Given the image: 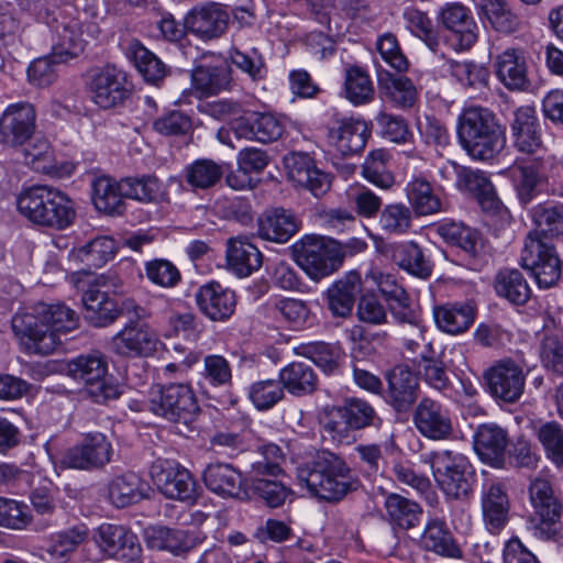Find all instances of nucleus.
<instances>
[{
  "label": "nucleus",
  "instance_id": "nucleus-1",
  "mask_svg": "<svg viewBox=\"0 0 563 563\" xmlns=\"http://www.w3.org/2000/svg\"><path fill=\"white\" fill-rule=\"evenodd\" d=\"M78 314L64 302H37L12 318V331L26 354L48 355L60 345V335L78 327Z\"/></svg>",
  "mask_w": 563,
  "mask_h": 563
},
{
  "label": "nucleus",
  "instance_id": "nucleus-2",
  "mask_svg": "<svg viewBox=\"0 0 563 563\" xmlns=\"http://www.w3.org/2000/svg\"><path fill=\"white\" fill-rule=\"evenodd\" d=\"M297 478L311 494L327 501H339L358 486L344 459L328 450L317 452L311 461L299 465Z\"/></svg>",
  "mask_w": 563,
  "mask_h": 563
},
{
  "label": "nucleus",
  "instance_id": "nucleus-3",
  "mask_svg": "<svg viewBox=\"0 0 563 563\" xmlns=\"http://www.w3.org/2000/svg\"><path fill=\"white\" fill-rule=\"evenodd\" d=\"M456 135L461 147L474 159L487 161L504 147L505 131L496 114L484 107L465 108L457 118Z\"/></svg>",
  "mask_w": 563,
  "mask_h": 563
},
{
  "label": "nucleus",
  "instance_id": "nucleus-4",
  "mask_svg": "<svg viewBox=\"0 0 563 563\" xmlns=\"http://www.w3.org/2000/svg\"><path fill=\"white\" fill-rule=\"evenodd\" d=\"M19 212L34 224L64 230L71 225L76 211L71 199L58 189L33 186L16 197Z\"/></svg>",
  "mask_w": 563,
  "mask_h": 563
},
{
  "label": "nucleus",
  "instance_id": "nucleus-5",
  "mask_svg": "<svg viewBox=\"0 0 563 563\" xmlns=\"http://www.w3.org/2000/svg\"><path fill=\"white\" fill-rule=\"evenodd\" d=\"M52 31L53 57L59 63H67L78 57L89 40L99 34L98 24L86 12L66 7L46 20Z\"/></svg>",
  "mask_w": 563,
  "mask_h": 563
},
{
  "label": "nucleus",
  "instance_id": "nucleus-6",
  "mask_svg": "<svg viewBox=\"0 0 563 563\" xmlns=\"http://www.w3.org/2000/svg\"><path fill=\"white\" fill-rule=\"evenodd\" d=\"M434 481L448 499L463 500L473 494L476 473L468 459L455 451L435 450L426 455Z\"/></svg>",
  "mask_w": 563,
  "mask_h": 563
},
{
  "label": "nucleus",
  "instance_id": "nucleus-7",
  "mask_svg": "<svg viewBox=\"0 0 563 563\" xmlns=\"http://www.w3.org/2000/svg\"><path fill=\"white\" fill-rule=\"evenodd\" d=\"M63 371L84 383V394L96 404L119 398L120 386L108 375V364L99 354L79 355L68 361Z\"/></svg>",
  "mask_w": 563,
  "mask_h": 563
},
{
  "label": "nucleus",
  "instance_id": "nucleus-8",
  "mask_svg": "<svg viewBox=\"0 0 563 563\" xmlns=\"http://www.w3.org/2000/svg\"><path fill=\"white\" fill-rule=\"evenodd\" d=\"M145 406L158 417L185 424L199 412L196 395L185 383L153 386Z\"/></svg>",
  "mask_w": 563,
  "mask_h": 563
},
{
  "label": "nucleus",
  "instance_id": "nucleus-9",
  "mask_svg": "<svg viewBox=\"0 0 563 563\" xmlns=\"http://www.w3.org/2000/svg\"><path fill=\"white\" fill-rule=\"evenodd\" d=\"M450 167L455 175V186L460 191L475 197L482 210L496 217L500 225L510 224L512 217L497 197L492 181L484 172L456 163H451Z\"/></svg>",
  "mask_w": 563,
  "mask_h": 563
},
{
  "label": "nucleus",
  "instance_id": "nucleus-10",
  "mask_svg": "<svg viewBox=\"0 0 563 563\" xmlns=\"http://www.w3.org/2000/svg\"><path fill=\"white\" fill-rule=\"evenodd\" d=\"M332 244V238L309 234L292 245L297 264L312 280L319 282L339 269Z\"/></svg>",
  "mask_w": 563,
  "mask_h": 563
},
{
  "label": "nucleus",
  "instance_id": "nucleus-11",
  "mask_svg": "<svg viewBox=\"0 0 563 563\" xmlns=\"http://www.w3.org/2000/svg\"><path fill=\"white\" fill-rule=\"evenodd\" d=\"M521 266L532 273L541 288L554 286L561 277V261L555 247L537 233H528L520 256Z\"/></svg>",
  "mask_w": 563,
  "mask_h": 563
},
{
  "label": "nucleus",
  "instance_id": "nucleus-12",
  "mask_svg": "<svg viewBox=\"0 0 563 563\" xmlns=\"http://www.w3.org/2000/svg\"><path fill=\"white\" fill-rule=\"evenodd\" d=\"M125 73L113 65L89 69L85 86L89 99L101 109H111L121 104L129 96Z\"/></svg>",
  "mask_w": 563,
  "mask_h": 563
},
{
  "label": "nucleus",
  "instance_id": "nucleus-13",
  "mask_svg": "<svg viewBox=\"0 0 563 563\" xmlns=\"http://www.w3.org/2000/svg\"><path fill=\"white\" fill-rule=\"evenodd\" d=\"M150 475L157 489L167 498L192 504L199 493L191 473L172 460H156Z\"/></svg>",
  "mask_w": 563,
  "mask_h": 563
},
{
  "label": "nucleus",
  "instance_id": "nucleus-14",
  "mask_svg": "<svg viewBox=\"0 0 563 563\" xmlns=\"http://www.w3.org/2000/svg\"><path fill=\"white\" fill-rule=\"evenodd\" d=\"M488 394L497 401L517 402L525 390L526 374L523 368L511 358L495 362L484 374Z\"/></svg>",
  "mask_w": 563,
  "mask_h": 563
},
{
  "label": "nucleus",
  "instance_id": "nucleus-15",
  "mask_svg": "<svg viewBox=\"0 0 563 563\" xmlns=\"http://www.w3.org/2000/svg\"><path fill=\"white\" fill-rule=\"evenodd\" d=\"M112 454V444L107 437L100 432H91L67 449L60 462L67 468L90 471L107 465Z\"/></svg>",
  "mask_w": 563,
  "mask_h": 563
},
{
  "label": "nucleus",
  "instance_id": "nucleus-16",
  "mask_svg": "<svg viewBox=\"0 0 563 563\" xmlns=\"http://www.w3.org/2000/svg\"><path fill=\"white\" fill-rule=\"evenodd\" d=\"M93 540L97 547L109 558L125 563H142V548L136 534L123 526L102 523Z\"/></svg>",
  "mask_w": 563,
  "mask_h": 563
},
{
  "label": "nucleus",
  "instance_id": "nucleus-17",
  "mask_svg": "<svg viewBox=\"0 0 563 563\" xmlns=\"http://www.w3.org/2000/svg\"><path fill=\"white\" fill-rule=\"evenodd\" d=\"M36 111L30 102L9 104L0 117V141L11 147L23 145L35 131Z\"/></svg>",
  "mask_w": 563,
  "mask_h": 563
},
{
  "label": "nucleus",
  "instance_id": "nucleus-18",
  "mask_svg": "<svg viewBox=\"0 0 563 563\" xmlns=\"http://www.w3.org/2000/svg\"><path fill=\"white\" fill-rule=\"evenodd\" d=\"M498 80L509 91H528L532 85L525 49L507 47L493 59Z\"/></svg>",
  "mask_w": 563,
  "mask_h": 563
},
{
  "label": "nucleus",
  "instance_id": "nucleus-19",
  "mask_svg": "<svg viewBox=\"0 0 563 563\" xmlns=\"http://www.w3.org/2000/svg\"><path fill=\"white\" fill-rule=\"evenodd\" d=\"M439 16L450 32L449 40L456 51H467L476 43L478 27L468 8L457 2L448 3Z\"/></svg>",
  "mask_w": 563,
  "mask_h": 563
},
{
  "label": "nucleus",
  "instance_id": "nucleus-20",
  "mask_svg": "<svg viewBox=\"0 0 563 563\" xmlns=\"http://www.w3.org/2000/svg\"><path fill=\"white\" fill-rule=\"evenodd\" d=\"M230 15L218 3L196 7L185 18L186 31L197 38L208 42L219 38L228 29Z\"/></svg>",
  "mask_w": 563,
  "mask_h": 563
},
{
  "label": "nucleus",
  "instance_id": "nucleus-21",
  "mask_svg": "<svg viewBox=\"0 0 563 563\" xmlns=\"http://www.w3.org/2000/svg\"><path fill=\"white\" fill-rule=\"evenodd\" d=\"M393 320L398 324V335L404 346L416 352L421 342L424 341V324L421 312L412 305L409 295L388 302Z\"/></svg>",
  "mask_w": 563,
  "mask_h": 563
},
{
  "label": "nucleus",
  "instance_id": "nucleus-22",
  "mask_svg": "<svg viewBox=\"0 0 563 563\" xmlns=\"http://www.w3.org/2000/svg\"><path fill=\"white\" fill-rule=\"evenodd\" d=\"M413 423L417 430L431 440H445L453 433L450 410L442 404L422 398L413 411Z\"/></svg>",
  "mask_w": 563,
  "mask_h": 563
},
{
  "label": "nucleus",
  "instance_id": "nucleus-23",
  "mask_svg": "<svg viewBox=\"0 0 563 563\" xmlns=\"http://www.w3.org/2000/svg\"><path fill=\"white\" fill-rule=\"evenodd\" d=\"M156 334L144 323L129 321L111 341L115 354L126 357H141L156 350Z\"/></svg>",
  "mask_w": 563,
  "mask_h": 563
},
{
  "label": "nucleus",
  "instance_id": "nucleus-24",
  "mask_svg": "<svg viewBox=\"0 0 563 563\" xmlns=\"http://www.w3.org/2000/svg\"><path fill=\"white\" fill-rule=\"evenodd\" d=\"M514 147L523 154H538L543 148L541 126L536 108L522 106L514 111L510 123Z\"/></svg>",
  "mask_w": 563,
  "mask_h": 563
},
{
  "label": "nucleus",
  "instance_id": "nucleus-25",
  "mask_svg": "<svg viewBox=\"0 0 563 563\" xmlns=\"http://www.w3.org/2000/svg\"><path fill=\"white\" fill-rule=\"evenodd\" d=\"M106 282L107 277L100 276L97 279V284L90 285L81 298L86 320L97 328L108 327L121 316L117 301L99 287H106Z\"/></svg>",
  "mask_w": 563,
  "mask_h": 563
},
{
  "label": "nucleus",
  "instance_id": "nucleus-26",
  "mask_svg": "<svg viewBox=\"0 0 563 563\" xmlns=\"http://www.w3.org/2000/svg\"><path fill=\"white\" fill-rule=\"evenodd\" d=\"M289 178L309 190L314 197L325 195L331 187L329 174L317 168L314 161L306 153H291L286 158Z\"/></svg>",
  "mask_w": 563,
  "mask_h": 563
},
{
  "label": "nucleus",
  "instance_id": "nucleus-27",
  "mask_svg": "<svg viewBox=\"0 0 563 563\" xmlns=\"http://www.w3.org/2000/svg\"><path fill=\"white\" fill-rule=\"evenodd\" d=\"M481 506L485 528L490 533L498 534L509 520L510 501L504 485L485 484L481 494Z\"/></svg>",
  "mask_w": 563,
  "mask_h": 563
},
{
  "label": "nucleus",
  "instance_id": "nucleus-28",
  "mask_svg": "<svg viewBox=\"0 0 563 563\" xmlns=\"http://www.w3.org/2000/svg\"><path fill=\"white\" fill-rule=\"evenodd\" d=\"M196 302L201 312L212 321H224L234 312L235 294L218 282L201 285L196 294Z\"/></svg>",
  "mask_w": 563,
  "mask_h": 563
},
{
  "label": "nucleus",
  "instance_id": "nucleus-29",
  "mask_svg": "<svg viewBox=\"0 0 563 563\" xmlns=\"http://www.w3.org/2000/svg\"><path fill=\"white\" fill-rule=\"evenodd\" d=\"M144 539L147 548L167 551L174 555L190 551L201 541L197 532L164 526L147 528L144 531Z\"/></svg>",
  "mask_w": 563,
  "mask_h": 563
},
{
  "label": "nucleus",
  "instance_id": "nucleus-30",
  "mask_svg": "<svg viewBox=\"0 0 563 563\" xmlns=\"http://www.w3.org/2000/svg\"><path fill=\"white\" fill-rule=\"evenodd\" d=\"M361 290V276L355 271H351L335 280L324 294L327 309L331 316L342 319L349 318Z\"/></svg>",
  "mask_w": 563,
  "mask_h": 563
},
{
  "label": "nucleus",
  "instance_id": "nucleus-31",
  "mask_svg": "<svg viewBox=\"0 0 563 563\" xmlns=\"http://www.w3.org/2000/svg\"><path fill=\"white\" fill-rule=\"evenodd\" d=\"M300 225L301 221L290 210L267 209L257 219V234L263 240L286 243L299 231Z\"/></svg>",
  "mask_w": 563,
  "mask_h": 563
},
{
  "label": "nucleus",
  "instance_id": "nucleus-32",
  "mask_svg": "<svg viewBox=\"0 0 563 563\" xmlns=\"http://www.w3.org/2000/svg\"><path fill=\"white\" fill-rule=\"evenodd\" d=\"M369 130L365 121L343 119L338 126L329 129L328 139L331 146L343 157L362 152L367 143Z\"/></svg>",
  "mask_w": 563,
  "mask_h": 563
},
{
  "label": "nucleus",
  "instance_id": "nucleus-33",
  "mask_svg": "<svg viewBox=\"0 0 563 563\" xmlns=\"http://www.w3.org/2000/svg\"><path fill=\"white\" fill-rule=\"evenodd\" d=\"M508 446V434L495 423H483L474 433V450L479 459L492 466H501Z\"/></svg>",
  "mask_w": 563,
  "mask_h": 563
},
{
  "label": "nucleus",
  "instance_id": "nucleus-34",
  "mask_svg": "<svg viewBox=\"0 0 563 563\" xmlns=\"http://www.w3.org/2000/svg\"><path fill=\"white\" fill-rule=\"evenodd\" d=\"M388 401L397 411H405L418 398V377L407 365H397L386 373Z\"/></svg>",
  "mask_w": 563,
  "mask_h": 563
},
{
  "label": "nucleus",
  "instance_id": "nucleus-35",
  "mask_svg": "<svg viewBox=\"0 0 563 563\" xmlns=\"http://www.w3.org/2000/svg\"><path fill=\"white\" fill-rule=\"evenodd\" d=\"M437 233L468 258H476L483 249L481 233L463 222L445 220L437 224Z\"/></svg>",
  "mask_w": 563,
  "mask_h": 563
},
{
  "label": "nucleus",
  "instance_id": "nucleus-36",
  "mask_svg": "<svg viewBox=\"0 0 563 563\" xmlns=\"http://www.w3.org/2000/svg\"><path fill=\"white\" fill-rule=\"evenodd\" d=\"M475 316L476 307L471 301L446 303L433 310L438 328L450 334L465 332L474 323Z\"/></svg>",
  "mask_w": 563,
  "mask_h": 563
},
{
  "label": "nucleus",
  "instance_id": "nucleus-37",
  "mask_svg": "<svg viewBox=\"0 0 563 563\" xmlns=\"http://www.w3.org/2000/svg\"><path fill=\"white\" fill-rule=\"evenodd\" d=\"M125 191L122 179L117 181L109 176H100L92 183V202L97 210L106 214L119 216L125 210L124 199L128 198Z\"/></svg>",
  "mask_w": 563,
  "mask_h": 563
},
{
  "label": "nucleus",
  "instance_id": "nucleus-38",
  "mask_svg": "<svg viewBox=\"0 0 563 563\" xmlns=\"http://www.w3.org/2000/svg\"><path fill=\"white\" fill-rule=\"evenodd\" d=\"M88 538V528L85 525L74 526L51 536L45 548L47 560L51 563H67L77 548Z\"/></svg>",
  "mask_w": 563,
  "mask_h": 563
},
{
  "label": "nucleus",
  "instance_id": "nucleus-39",
  "mask_svg": "<svg viewBox=\"0 0 563 563\" xmlns=\"http://www.w3.org/2000/svg\"><path fill=\"white\" fill-rule=\"evenodd\" d=\"M420 544L424 550L441 556L452 559H460L462 556V550L455 542L446 523L439 519H432L427 523L420 539Z\"/></svg>",
  "mask_w": 563,
  "mask_h": 563
},
{
  "label": "nucleus",
  "instance_id": "nucleus-40",
  "mask_svg": "<svg viewBox=\"0 0 563 563\" xmlns=\"http://www.w3.org/2000/svg\"><path fill=\"white\" fill-rule=\"evenodd\" d=\"M229 79V68L222 60L199 65L191 75L192 87L200 98L222 91L227 88Z\"/></svg>",
  "mask_w": 563,
  "mask_h": 563
},
{
  "label": "nucleus",
  "instance_id": "nucleus-41",
  "mask_svg": "<svg viewBox=\"0 0 563 563\" xmlns=\"http://www.w3.org/2000/svg\"><path fill=\"white\" fill-rule=\"evenodd\" d=\"M124 53L146 81L157 85L165 77V65L140 41H128L124 46Z\"/></svg>",
  "mask_w": 563,
  "mask_h": 563
},
{
  "label": "nucleus",
  "instance_id": "nucleus-42",
  "mask_svg": "<svg viewBox=\"0 0 563 563\" xmlns=\"http://www.w3.org/2000/svg\"><path fill=\"white\" fill-rule=\"evenodd\" d=\"M203 482L213 493L223 497H235L242 486V476L231 465L210 464L203 472Z\"/></svg>",
  "mask_w": 563,
  "mask_h": 563
},
{
  "label": "nucleus",
  "instance_id": "nucleus-43",
  "mask_svg": "<svg viewBox=\"0 0 563 563\" xmlns=\"http://www.w3.org/2000/svg\"><path fill=\"white\" fill-rule=\"evenodd\" d=\"M478 10L479 18L499 33H514L519 27L520 20L506 0H479Z\"/></svg>",
  "mask_w": 563,
  "mask_h": 563
},
{
  "label": "nucleus",
  "instance_id": "nucleus-44",
  "mask_svg": "<svg viewBox=\"0 0 563 563\" xmlns=\"http://www.w3.org/2000/svg\"><path fill=\"white\" fill-rule=\"evenodd\" d=\"M531 218L537 233L544 239L563 236V203H539L531 209Z\"/></svg>",
  "mask_w": 563,
  "mask_h": 563
},
{
  "label": "nucleus",
  "instance_id": "nucleus-45",
  "mask_svg": "<svg viewBox=\"0 0 563 563\" xmlns=\"http://www.w3.org/2000/svg\"><path fill=\"white\" fill-rule=\"evenodd\" d=\"M279 378L283 388L296 396L312 394L318 386L316 372L310 365L302 362H294L284 367L279 373Z\"/></svg>",
  "mask_w": 563,
  "mask_h": 563
},
{
  "label": "nucleus",
  "instance_id": "nucleus-46",
  "mask_svg": "<svg viewBox=\"0 0 563 563\" xmlns=\"http://www.w3.org/2000/svg\"><path fill=\"white\" fill-rule=\"evenodd\" d=\"M268 477V475L251 473L249 490H251L253 498L262 501L265 506L279 508L285 504L291 490L282 482Z\"/></svg>",
  "mask_w": 563,
  "mask_h": 563
},
{
  "label": "nucleus",
  "instance_id": "nucleus-47",
  "mask_svg": "<svg viewBox=\"0 0 563 563\" xmlns=\"http://www.w3.org/2000/svg\"><path fill=\"white\" fill-rule=\"evenodd\" d=\"M541 169V157H538L533 163L520 165L515 169L516 192L522 206L529 205L539 194V186L545 179Z\"/></svg>",
  "mask_w": 563,
  "mask_h": 563
},
{
  "label": "nucleus",
  "instance_id": "nucleus-48",
  "mask_svg": "<svg viewBox=\"0 0 563 563\" xmlns=\"http://www.w3.org/2000/svg\"><path fill=\"white\" fill-rule=\"evenodd\" d=\"M299 354L311 360L327 375H334L340 372L343 352L335 344L309 342L299 346Z\"/></svg>",
  "mask_w": 563,
  "mask_h": 563
},
{
  "label": "nucleus",
  "instance_id": "nucleus-49",
  "mask_svg": "<svg viewBox=\"0 0 563 563\" xmlns=\"http://www.w3.org/2000/svg\"><path fill=\"white\" fill-rule=\"evenodd\" d=\"M391 256L399 267L413 276L424 279L432 273L431 262L426 258L422 250L415 242L396 245Z\"/></svg>",
  "mask_w": 563,
  "mask_h": 563
},
{
  "label": "nucleus",
  "instance_id": "nucleus-50",
  "mask_svg": "<svg viewBox=\"0 0 563 563\" xmlns=\"http://www.w3.org/2000/svg\"><path fill=\"white\" fill-rule=\"evenodd\" d=\"M115 242L109 236H98L71 251L73 257L88 268H99L113 258Z\"/></svg>",
  "mask_w": 563,
  "mask_h": 563
},
{
  "label": "nucleus",
  "instance_id": "nucleus-51",
  "mask_svg": "<svg viewBox=\"0 0 563 563\" xmlns=\"http://www.w3.org/2000/svg\"><path fill=\"white\" fill-rule=\"evenodd\" d=\"M495 290L514 305H525L531 296V289L518 269L499 272L495 278Z\"/></svg>",
  "mask_w": 563,
  "mask_h": 563
},
{
  "label": "nucleus",
  "instance_id": "nucleus-52",
  "mask_svg": "<svg viewBox=\"0 0 563 563\" xmlns=\"http://www.w3.org/2000/svg\"><path fill=\"white\" fill-rule=\"evenodd\" d=\"M406 195L418 216L433 214L441 209L440 198L434 194L431 184L422 177H415L407 184Z\"/></svg>",
  "mask_w": 563,
  "mask_h": 563
},
{
  "label": "nucleus",
  "instance_id": "nucleus-53",
  "mask_svg": "<svg viewBox=\"0 0 563 563\" xmlns=\"http://www.w3.org/2000/svg\"><path fill=\"white\" fill-rule=\"evenodd\" d=\"M143 496V484L140 477L133 473L113 478L108 486L109 501L118 508L133 505Z\"/></svg>",
  "mask_w": 563,
  "mask_h": 563
},
{
  "label": "nucleus",
  "instance_id": "nucleus-54",
  "mask_svg": "<svg viewBox=\"0 0 563 563\" xmlns=\"http://www.w3.org/2000/svg\"><path fill=\"white\" fill-rule=\"evenodd\" d=\"M530 500L539 518H561L563 505L555 497L549 481L536 478L529 487Z\"/></svg>",
  "mask_w": 563,
  "mask_h": 563
},
{
  "label": "nucleus",
  "instance_id": "nucleus-55",
  "mask_svg": "<svg viewBox=\"0 0 563 563\" xmlns=\"http://www.w3.org/2000/svg\"><path fill=\"white\" fill-rule=\"evenodd\" d=\"M122 186L126 190L125 196L128 198L140 202H159L166 197L163 183L153 175L124 178L122 179Z\"/></svg>",
  "mask_w": 563,
  "mask_h": 563
},
{
  "label": "nucleus",
  "instance_id": "nucleus-56",
  "mask_svg": "<svg viewBox=\"0 0 563 563\" xmlns=\"http://www.w3.org/2000/svg\"><path fill=\"white\" fill-rule=\"evenodd\" d=\"M385 509L389 520L402 529L415 527L422 514L419 504L398 494H389L386 497Z\"/></svg>",
  "mask_w": 563,
  "mask_h": 563
},
{
  "label": "nucleus",
  "instance_id": "nucleus-57",
  "mask_svg": "<svg viewBox=\"0 0 563 563\" xmlns=\"http://www.w3.org/2000/svg\"><path fill=\"white\" fill-rule=\"evenodd\" d=\"M539 355L542 365L550 372L563 376V331L545 327L540 342Z\"/></svg>",
  "mask_w": 563,
  "mask_h": 563
},
{
  "label": "nucleus",
  "instance_id": "nucleus-58",
  "mask_svg": "<svg viewBox=\"0 0 563 563\" xmlns=\"http://www.w3.org/2000/svg\"><path fill=\"white\" fill-rule=\"evenodd\" d=\"M344 91L345 98L354 106L371 102L375 95L368 74L360 66H351L346 69Z\"/></svg>",
  "mask_w": 563,
  "mask_h": 563
},
{
  "label": "nucleus",
  "instance_id": "nucleus-59",
  "mask_svg": "<svg viewBox=\"0 0 563 563\" xmlns=\"http://www.w3.org/2000/svg\"><path fill=\"white\" fill-rule=\"evenodd\" d=\"M223 173L222 165L212 159L200 158L186 167L185 178L195 189H209L220 181Z\"/></svg>",
  "mask_w": 563,
  "mask_h": 563
},
{
  "label": "nucleus",
  "instance_id": "nucleus-60",
  "mask_svg": "<svg viewBox=\"0 0 563 563\" xmlns=\"http://www.w3.org/2000/svg\"><path fill=\"white\" fill-rule=\"evenodd\" d=\"M284 132L283 123L271 113L249 114V141L266 144L278 140Z\"/></svg>",
  "mask_w": 563,
  "mask_h": 563
},
{
  "label": "nucleus",
  "instance_id": "nucleus-61",
  "mask_svg": "<svg viewBox=\"0 0 563 563\" xmlns=\"http://www.w3.org/2000/svg\"><path fill=\"white\" fill-rule=\"evenodd\" d=\"M379 228L386 234L401 235L407 233L412 224V211L404 203H390L384 207L379 214Z\"/></svg>",
  "mask_w": 563,
  "mask_h": 563
},
{
  "label": "nucleus",
  "instance_id": "nucleus-62",
  "mask_svg": "<svg viewBox=\"0 0 563 563\" xmlns=\"http://www.w3.org/2000/svg\"><path fill=\"white\" fill-rule=\"evenodd\" d=\"M389 155L385 150L372 151L362 165L363 176L383 189L394 185V176L388 168Z\"/></svg>",
  "mask_w": 563,
  "mask_h": 563
},
{
  "label": "nucleus",
  "instance_id": "nucleus-63",
  "mask_svg": "<svg viewBox=\"0 0 563 563\" xmlns=\"http://www.w3.org/2000/svg\"><path fill=\"white\" fill-rule=\"evenodd\" d=\"M146 279L164 289L176 287L181 282V274L178 267L166 258H155L144 263Z\"/></svg>",
  "mask_w": 563,
  "mask_h": 563
},
{
  "label": "nucleus",
  "instance_id": "nucleus-64",
  "mask_svg": "<svg viewBox=\"0 0 563 563\" xmlns=\"http://www.w3.org/2000/svg\"><path fill=\"white\" fill-rule=\"evenodd\" d=\"M537 437L547 457L563 467V426L556 421L545 422L539 427Z\"/></svg>",
  "mask_w": 563,
  "mask_h": 563
}]
</instances>
